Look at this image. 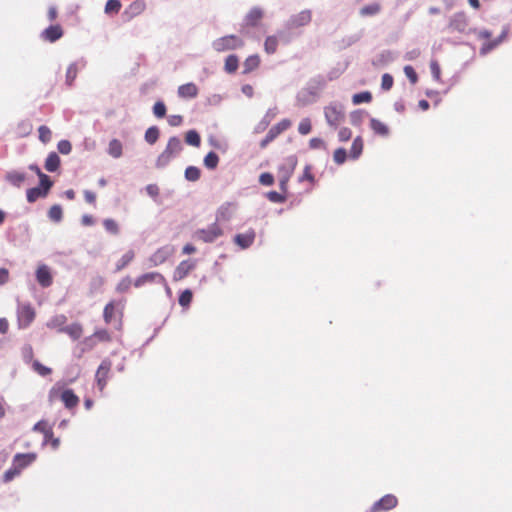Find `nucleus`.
Here are the masks:
<instances>
[{
	"label": "nucleus",
	"instance_id": "f257e3e1",
	"mask_svg": "<svg viewBox=\"0 0 512 512\" xmlns=\"http://www.w3.org/2000/svg\"><path fill=\"white\" fill-rule=\"evenodd\" d=\"M326 79L322 75L311 78L306 86L296 95L297 106L304 107L316 102L320 91L326 86Z\"/></svg>",
	"mask_w": 512,
	"mask_h": 512
},
{
	"label": "nucleus",
	"instance_id": "f03ea898",
	"mask_svg": "<svg viewBox=\"0 0 512 512\" xmlns=\"http://www.w3.org/2000/svg\"><path fill=\"white\" fill-rule=\"evenodd\" d=\"M182 149L183 144L181 139L177 136L170 137L166 148L156 159V168L163 169L167 167L169 163L180 154Z\"/></svg>",
	"mask_w": 512,
	"mask_h": 512
},
{
	"label": "nucleus",
	"instance_id": "7ed1b4c3",
	"mask_svg": "<svg viewBox=\"0 0 512 512\" xmlns=\"http://www.w3.org/2000/svg\"><path fill=\"white\" fill-rule=\"evenodd\" d=\"M312 20V11L310 9H304L297 14H293L285 22L282 31H286V35L293 38V31L307 26Z\"/></svg>",
	"mask_w": 512,
	"mask_h": 512
},
{
	"label": "nucleus",
	"instance_id": "20e7f679",
	"mask_svg": "<svg viewBox=\"0 0 512 512\" xmlns=\"http://www.w3.org/2000/svg\"><path fill=\"white\" fill-rule=\"evenodd\" d=\"M224 231L220 227L219 224L216 222H213L206 228L197 229L193 233V238L197 241H201L203 243H213L215 242L219 237L223 236Z\"/></svg>",
	"mask_w": 512,
	"mask_h": 512
},
{
	"label": "nucleus",
	"instance_id": "39448f33",
	"mask_svg": "<svg viewBox=\"0 0 512 512\" xmlns=\"http://www.w3.org/2000/svg\"><path fill=\"white\" fill-rule=\"evenodd\" d=\"M243 45L244 42L236 35H226L212 42V48L217 52L235 50L241 48Z\"/></svg>",
	"mask_w": 512,
	"mask_h": 512
},
{
	"label": "nucleus",
	"instance_id": "423d86ee",
	"mask_svg": "<svg viewBox=\"0 0 512 512\" xmlns=\"http://www.w3.org/2000/svg\"><path fill=\"white\" fill-rule=\"evenodd\" d=\"M324 115L328 125L336 128L344 117V108L339 103H330L324 108Z\"/></svg>",
	"mask_w": 512,
	"mask_h": 512
},
{
	"label": "nucleus",
	"instance_id": "0eeeda50",
	"mask_svg": "<svg viewBox=\"0 0 512 512\" xmlns=\"http://www.w3.org/2000/svg\"><path fill=\"white\" fill-rule=\"evenodd\" d=\"M18 325L27 328L35 318V311L30 304H19L17 307Z\"/></svg>",
	"mask_w": 512,
	"mask_h": 512
},
{
	"label": "nucleus",
	"instance_id": "6e6552de",
	"mask_svg": "<svg viewBox=\"0 0 512 512\" xmlns=\"http://www.w3.org/2000/svg\"><path fill=\"white\" fill-rule=\"evenodd\" d=\"M291 126L289 119H283L276 125L270 128L266 136L261 140L260 147L265 148L270 142H272L279 134L287 130Z\"/></svg>",
	"mask_w": 512,
	"mask_h": 512
},
{
	"label": "nucleus",
	"instance_id": "1a4fd4ad",
	"mask_svg": "<svg viewBox=\"0 0 512 512\" xmlns=\"http://www.w3.org/2000/svg\"><path fill=\"white\" fill-rule=\"evenodd\" d=\"M279 41L289 43L291 37L286 35V31L279 30L276 35L268 36L264 42V50L267 54H274L277 50Z\"/></svg>",
	"mask_w": 512,
	"mask_h": 512
},
{
	"label": "nucleus",
	"instance_id": "9d476101",
	"mask_svg": "<svg viewBox=\"0 0 512 512\" xmlns=\"http://www.w3.org/2000/svg\"><path fill=\"white\" fill-rule=\"evenodd\" d=\"M174 253L171 245H165L157 249L149 258L150 267H156L163 264Z\"/></svg>",
	"mask_w": 512,
	"mask_h": 512
},
{
	"label": "nucleus",
	"instance_id": "9b49d317",
	"mask_svg": "<svg viewBox=\"0 0 512 512\" xmlns=\"http://www.w3.org/2000/svg\"><path fill=\"white\" fill-rule=\"evenodd\" d=\"M236 203L234 202H224L216 211L215 222L219 224L220 222H228L232 219L233 214L236 210Z\"/></svg>",
	"mask_w": 512,
	"mask_h": 512
},
{
	"label": "nucleus",
	"instance_id": "f8f14e48",
	"mask_svg": "<svg viewBox=\"0 0 512 512\" xmlns=\"http://www.w3.org/2000/svg\"><path fill=\"white\" fill-rule=\"evenodd\" d=\"M397 504L398 500L396 496L392 494H386L372 505L371 512L388 511L395 508Z\"/></svg>",
	"mask_w": 512,
	"mask_h": 512
},
{
	"label": "nucleus",
	"instance_id": "ddd939ff",
	"mask_svg": "<svg viewBox=\"0 0 512 512\" xmlns=\"http://www.w3.org/2000/svg\"><path fill=\"white\" fill-rule=\"evenodd\" d=\"M87 65V61L85 58H80L75 62H72L66 71V77H65V83L68 86H72L74 83V80L77 77V73L79 70L85 68Z\"/></svg>",
	"mask_w": 512,
	"mask_h": 512
},
{
	"label": "nucleus",
	"instance_id": "4468645a",
	"mask_svg": "<svg viewBox=\"0 0 512 512\" xmlns=\"http://www.w3.org/2000/svg\"><path fill=\"white\" fill-rule=\"evenodd\" d=\"M195 266V261L189 259L181 261L173 272V280L177 282L184 279L195 268Z\"/></svg>",
	"mask_w": 512,
	"mask_h": 512
},
{
	"label": "nucleus",
	"instance_id": "2eb2a0df",
	"mask_svg": "<svg viewBox=\"0 0 512 512\" xmlns=\"http://www.w3.org/2000/svg\"><path fill=\"white\" fill-rule=\"evenodd\" d=\"M468 20L464 12H457L451 16L449 21V28L459 33L466 32Z\"/></svg>",
	"mask_w": 512,
	"mask_h": 512
},
{
	"label": "nucleus",
	"instance_id": "dca6fc26",
	"mask_svg": "<svg viewBox=\"0 0 512 512\" xmlns=\"http://www.w3.org/2000/svg\"><path fill=\"white\" fill-rule=\"evenodd\" d=\"M164 283V276L159 272H149L140 275L134 281V286L140 288L147 283Z\"/></svg>",
	"mask_w": 512,
	"mask_h": 512
},
{
	"label": "nucleus",
	"instance_id": "f3484780",
	"mask_svg": "<svg viewBox=\"0 0 512 512\" xmlns=\"http://www.w3.org/2000/svg\"><path fill=\"white\" fill-rule=\"evenodd\" d=\"M255 237V231L253 229H249L245 233L236 234L233 238V241L241 249H248L254 243Z\"/></svg>",
	"mask_w": 512,
	"mask_h": 512
},
{
	"label": "nucleus",
	"instance_id": "a211bd4d",
	"mask_svg": "<svg viewBox=\"0 0 512 512\" xmlns=\"http://www.w3.org/2000/svg\"><path fill=\"white\" fill-rule=\"evenodd\" d=\"M36 279L39 285L47 288L52 285L53 278L50 269L47 265H40L36 270Z\"/></svg>",
	"mask_w": 512,
	"mask_h": 512
},
{
	"label": "nucleus",
	"instance_id": "6ab92c4d",
	"mask_svg": "<svg viewBox=\"0 0 512 512\" xmlns=\"http://www.w3.org/2000/svg\"><path fill=\"white\" fill-rule=\"evenodd\" d=\"M63 36L62 27L59 24L50 25L41 33V38L47 42L54 43Z\"/></svg>",
	"mask_w": 512,
	"mask_h": 512
},
{
	"label": "nucleus",
	"instance_id": "aec40b11",
	"mask_svg": "<svg viewBox=\"0 0 512 512\" xmlns=\"http://www.w3.org/2000/svg\"><path fill=\"white\" fill-rule=\"evenodd\" d=\"M35 459L36 454L34 453H17L13 458V465L21 471L22 469L33 463Z\"/></svg>",
	"mask_w": 512,
	"mask_h": 512
},
{
	"label": "nucleus",
	"instance_id": "412c9836",
	"mask_svg": "<svg viewBox=\"0 0 512 512\" xmlns=\"http://www.w3.org/2000/svg\"><path fill=\"white\" fill-rule=\"evenodd\" d=\"M177 94L180 98L183 99H193L198 95V87L196 86V84L189 82L180 85L178 87Z\"/></svg>",
	"mask_w": 512,
	"mask_h": 512
},
{
	"label": "nucleus",
	"instance_id": "4be33fe9",
	"mask_svg": "<svg viewBox=\"0 0 512 512\" xmlns=\"http://www.w3.org/2000/svg\"><path fill=\"white\" fill-rule=\"evenodd\" d=\"M5 180L14 187L20 188L26 180V173L17 170H11L6 173Z\"/></svg>",
	"mask_w": 512,
	"mask_h": 512
},
{
	"label": "nucleus",
	"instance_id": "5701e85b",
	"mask_svg": "<svg viewBox=\"0 0 512 512\" xmlns=\"http://www.w3.org/2000/svg\"><path fill=\"white\" fill-rule=\"evenodd\" d=\"M61 399L68 409L75 407L79 402L78 396L71 389L64 390L61 394Z\"/></svg>",
	"mask_w": 512,
	"mask_h": 512
},
{
	"label": "nucleus",
	"instance_id": "b1692460",
	"mask_svg": "<svg viewBox=\"0 0 512 512\" xmlns=\"http://www.w3.org/2000/svg\"><path fill=\"white\" fill-rule=\"evenodd\" d=\"M60 332L68 334L73 340H78L82 336L83 329L81 324L73 323L60 328Z\"/></svg>",
	"mask_w": 512,
	"mask_h": 512
},
{
	"label": "nucleus",
	"instance_id": "393cba45",
	"mask_svg": "<svg viewBox=\"0 0 512 512\" xmlns=\"http://www.w3.org/2000/svg\"><path fill=\"white\" fill-rule=\"evenodd\" d=\"M60 166V157L56 152H50L45 160V169L48 172H55Z\"/></svg>",
	"mask_w": 512,
	"mask_h": 512
},
{
	"label": "nucleus",
	"instance_id": "a878e982",
	"mask_svg": "<svg viewBox=\"0 0 512 512\" xmlns=\"http://www.w3.org/2000/svg\"><path fill=\"white\" fill-rule=\"evenodd\" d=\"M107 153L115 159L120 158L123 154L122 143L118 139H112L108 144Z\"/></svg>",
	"mask_w": 512,
	"mask_h": 512
},
{
	"label": "nucleus",
	"instance_id": "bb28decb",
	"mask_svg": "<svg viewBox=\"0 0 512 512\" xmlns=\"http://www.w3.org/2000/svg\"><path fill=\"white\" fill-rule=\"evenodd\" d=\"M262 17H263L262 10L258 7H254L246 15L245 22L249 26H256Z\"/></svg>",
	"mask_w": 512,
	"mask_h": 512
},
{
	"label": "nucleus",
	"instance_id": "cd10ccee",
	"mask_svg": "<svg viewBox=\"0 0 512 512\" xmlns=\"http://www.w3.org/2000/svg\"><path fill=\"white\" fill-rule=\"evenodd\" d=\"M297 157L295 155H290L284 159V163L281 166L280 170L285 171L287 174V178L293 173L295 167L297 166Z\"/></svg>",
	"mask_w": 512,
	"mask_h": 512
},
{
	"label": "nucleus",
	"instance_id": "c85d7f7f",
	"mask_svg": "<svg viewBox=\"0 0 512 512\" xmlns=\"http://www.w3.org/2000/svg\"><path fill=\"white\" fill-rule=\"evenodd\" d=\"M145 3L141 0H137L132 2L127 10L125 11V14H129L130 18H133L139 14H141L145 10Z\"/></svg>",
	"mask_w": 512,
	"mask_h": 512
},
{
	"label": "nucleus",
	"instance_id": "c756f323",
	"mask_svg": "<svg viewBox=\"0 0 512 512\" xmlns=\"http://www.w3.org/2000/svg\"><path fill=\"white\" fill-rule=\"evenodd\" d=\"M370 127L374 131V133L378 135L387 136L389 134V129L387 125H385L376 118L370 119Z\"/></svg>",
	"mask_w": 512,
	"mask_h": 512
},
{
	"label": "nucleus",
	"instance_id": "7c9ffc66",
	"mask_svg": "<svg viewBox=\"0 0 512 512\" xmlns=\"http://www.w3.org/2000/svg\"><path fill=\"white\" fill-rule=\"evenodd\" d=\"M48 193L43 192V189L40 187L29 188L26 191V198L29 203H34L39 198H45Z\"/></svg>",
	"mask_w": 512,
	"mask_h": 512
},
{
	"label": "nucleus",
	"instance_id": "2f4dec72",
	"mask_svg": "<svg viewBox=\"0 0 512 512\" xmlns=\"http://www.w3.org/2000/svg\"><path fill=\"white\" fill-rule=\"evenodd\" d=\"M159 136H160L159 128L157 126H151L146 130L144 138L148 144L153 145L157 142V140L159 139Z\"/></svg>",
	"mask_w": 512,
	"mask_h": 512
},
{
	"label": "nucleus",
	"instance_id": "473e14b6",
	"mask_svg": "<svg viewBox=\"0 0 512 512\" xmlns=\"http://www.w3.org/2000/svg\"><path fill=\"white\" fill-rule=\"evenodd\" d=\"M111 366H112V363L109 359H104L101 364L99 365L97 371H96V375H95V378H104V379H107L108 377V374L110 372V369H111Z\"/></svg>",
	"mask_w": 512,
	"mask_h": 512
},
{
	"label": "nucleus",
	"instance_id": "72a5a7b5",
	"mask_svg": "<svg viewBox=\"0 0 512 512\" xmlns=\"http://www.w3.org/2000/svg\"><path fill=\"white\" fill-rule=\"evenodd\" d=\"M48 218L55 223H59L63 218L62 207L59 204L52 205L48 211Z\"/></svg>",
	"mask_w": 512,
	"mask_h": 512
},
{
	"label": "nucleus",
	"instance_id": "f704fd0d",
	"mask_svg": "<svg viewBox=\"0 0 512 512\" xmlns=\"http://www.w3.org/2000/svg\"><path fill=\"white\" fill-rule=\"evenodd\" d=\"M239 60L238 57L234 54L229 55L225 60L224 69L227 73L231 74L236 72L238 69Z\"/></svg>",
	"mask_w": 512,
	"mask_h": 512
},
{
	"label": "nucleus",
	"instance_id": "c9c22d12",
	"mask_svg": "<svg viewBox=\"0 0 512 512\" xmlns=\"http://www.w3.org/2000/svg\"><path fill=\"white\" fill-rule=\"evenodd\" d=\"M260 64V58L258 55L249 56L244 62V74H247L256 69Z\"/></svg>",
	"mask_w": 512,
	"mask_h": 512
},
{
	"label": "nucleus",
	"instance_id": "e433bc0d",
	"mask_svg": "<svg viewBox=\"0 0 512 512\" xmlns=\"http://www.w3.org/2000/svg\"><path fill=\"white\" fill-rule=\"evenodd\" d=\"M362 150H363V141H362V138L360 136H358L353 140V143H352V146L350 149V157L352 159H357L361 155Z\"/></svg>",
	"mask_w": 512,
	"mask_h": 512
},
{
	"label": "nucleus",
	"instance_id": "4c0bfd02",
	"mask_svg": "<svg viewBox=\"0 0 512 512\" xmlns=\"http://www.w3.org/2000/svg\"><path fill=\"white\" fill-rule=\"evenodd\" d=\"M67 322V317L63 314L56 315L52 317L49 322L47 323V326L49 328H57L60 332V328L66 327L65 323Z\"/></svg>",
	"mask_w": 512,
	"mask_h": 512
},
{
	"label": "nucleus",
	"instance_id": "58836bf2",
	"mask_svg": "<svg viewBox=\"0 0 512 512\" xmlns=\"http://www.w3.org/2000/svg\"><path fill=\"white\" fill-rule=\"evenodd\" d=\"M380 9H381V7L378 3H371V4L363 6L360 9L359 13L363 17L374 16L380 12Z\"/></svg>",
	"mask_w": 512,
	"mask_h": 512
},
{
	"label": "nucleus",
	"instance_id": "ea45409f",
	"mask_svg": "<svg viewBox=\"0 0 512 512\" xmlns=\"http://www.w3.org/2000/svg\"><path fill=\"white\" fill-rule=\"evenodd\" d=\"M135 257L133 250H128L116 264V271L124 269Z\"/></svg>",
	"mask_w": 512,
	"mask_h": 512
},
{
	"label": "nucleus",
	"instance_id": "a19ab883",
	"mask_svg": "<svg viewBox=\"0 0 512 512\" xmlns=\"http://www.w3.org/2000/svg\"><path fill=\"white\" fill-rule=\"evenodd\" d=\"M203 163L207 169L213 170L219 163V157L215 152L211 151L204 157Z\"/></svg>",
	"mask_w": 512,
	"mask_h": 512
},
{
	"label": "nucleus",
	"instance_id": "79ce46f5",
	"mask_svg": "<svg viewBox=\"0 0 512 512\" xmlns=\"http://www.w3.org/2000/svg\"><path fill=\"white\" fill-rule=\"evenodd\" d=\"M184 175H185V179L187 181L195 182V181H198L200 179L201 171L196 166H188L185 169V174Z\"/></svg>",
	"mask_w": 512,
	"mask_h": 512
},
{
	"label": "nucleus",
	"instance_id": "37998d69",
	"mask_svg": "<svg viewBox=\"0 0 512 512\" xmlns=\"http://www.w3.org/2000/svg\"><path fill=\"white\" fill-rule=\"evenodd\" d=\"M185 141L191 146L198 147L201 143V138L196 130H189L185 135Z\"/></svg>",
	"mask_w": 512,
	"mask_h": 512
},
{
	"label": "nucleus",
	"instance_id": "c03bdc74",
	"mask_svg": "<svg viewBox=\"0 0 512 512\" xmlns=\"http://www.w3.org/2000/svg\"><path fill=\"white\" fill-rule=\"evenodd\" d=\"M372 100V94L369 91H363L357 94H354L352 97V102L354 105H359L361 103H369Z\"/></svg>",
	"mask_w": 512,
	"mask_h": 512
},
{
	"label": "nucleus",
	"instance_id": "a18cd8bd",
	"mask_svg": "<svg viewBox=\"0 0 512 512\" xmlns=\"http://www.w3.org/2000/svg\"><path fill=\"white\" fill-rule=\"evenodd\" d=\"M368 114L363 110H355L350 114V121L353 126H360Z\"/></svg>",
	"mask_w": 512,
	"mask_h": 512
},
{
	"label": "nucleus",
	"instance_id": "49530a36",
	"mask_svg": "<svg viewBox=\"0 0 512 512\" xmlns=\"http://www.w3.org/2000/svg\"><path fill=\"white\" fill-rule=\"evenodd\" d=\"M38 177H39V186L38 187L43 189V192L49 193L50 189L53 186V181L45 173H42Z\"/></svg>",
	"mask_w": 512,
	"mask_h": 512
},
{
	"label": "nucleus",
	"instance_id": "de8ad7c7",
	"mask_svg": "<svg viewBox=\"0 0 512 512\" xmlns=\"http://www.w3.org/2000/svg\"><path fill=\"white\" fill-rule=\"evenodd\" d=\"M103 225L105 230L113 235H117L119 233V225L118 223L111 218L104 219Z\"/></svg>",
	"mask_w": 512,
	"mask_h": 512
},
{
	"label": "nucleus",
	"instance_id": "09e8293b",
	"mask_svg": "<svg viewBox=\"0 0 512 512\" xmlns=\"http://www.w3.org/2000/svg\"><path fill=\"white\" fill-rule=\"evenodd\" d=\"M145 191L147 195L154 200L155 203L161 204V201L158 199L160 190L157 184H148L145 187Z\"/></svg>",
	"mask_w": 512,
	"mask_h": 512
},
{
	"label": "nucleus",
	"instance_id": "8fccbe9b",
	"mask_svg": "<svg viewBox=\"0 0 512 512\" xmlns=\"http://www.w3.org/2000/svg\"><path fill=\"white\" fill-rule=\"evenodd\" d=\"M121 9L120 0H108L105 5V13H118Z\"/></svg>",
	"mask_w": 512,
	"mask_h": 512
},
{
	"label": "nucleus",
	"instance_id": "3c124183",
	"mask_svg": "<svg viewBox=\"0 0 512 512\" xmlns=\"http://www.w3.org/2000/svg\"><path fill=\"white\" fill-rule=\"evenodd\" d=\"M500 43H501L500 40H498L497 38H495L492 41L484 43L482 45V47L480 48V54L481 55H486L487 53H489L493 49H495Z\"/></svg>",
	"mask_w": 512,
	"mask_h": 512
},
{
	"label": "nucleus",
	"instance_id": "603ef678",
	"mask_svg": "<svg viewBox=\"0 0 512 512\" xmlns=\"http://www.w3.org/2000/svg\"><path fill=\"white\" fill-rule=\"evenodd\" d=\"M166 105L163 101H157L153 106V114L157 118H163L166 115Z\"/></svg>",
	"mask_w": 512,
	"mask_h": 512
},
{
	"label": "nucleus",
	"instance_id": "864d4df0",
	"mask_svg": "<svg viewBox=\"0 0 512 512\" xmlns=\"http://www.w3.org/2000/svg\"><path fill=\"white\" fill-rule=\"evenodd\" d=\"M312 126L309 118H303L298 126V132L301 135H307L311 132Z\"/></svg>",
	"mask_w": 512,
	"mask_h": 512
},
{
	"label": "nucleus",
	"instance_id": "5fc2aeb1",
	"mask_svg": "<svg viewBox=\"0 0 512 512\" xmlns=\"http://www.w3.org/2000/svg\"><path fill=\"white\" fill-rule=\"evenodd\" d=\"M192 297H193V294L191 292V290L189 289H186L184 290L180 296H179V304L182 306V307H187L189 306V304L191 303L192 301Z\"/></svg>",
	"mask_w": 512,
	"mask_h": 512
},
{
	"label": "nucleus",
	"instance_id": "6e6d98bb",
	"mask_svg": "<svg viewBox=\"0 0 512 512\" xmlns=\"http://www.w3.org/2000/svg\"><path fill=\"white\" fill-rule=\"evenodd\" d=\"M20 474V470L17 469L14 465L10 469L6 470L2 476V481L4 483H8L12 481L17 475Z\"/></svg>",
	"mask_w": 512,
	"mask_h": 512
},
{
	"label": "nucleus",
	"instance_id": "4d7b16f0",
	"mask_svg": "<svg viewBox=\"0 0 512 512\" xmlns=\"http://www.w3.org/2000/svg\"><path fill=\"white\" fill-rule=\"evenodd\" d=\"M33 369L35 372H37L41 376H47L51 373V369L49 367H46L42 365L39 361L35 360L33 362Z\"/></svg>",
	"mask_w": 512,
	"mask_h": 512
},
{
	"label": "nucleus",
	"instance_id": "13d9d810",
	"mask_svg": "<svg viewBox=\"0 0 512 512\" xmlns=\"http://www.w3.org/2000/svg\"><path fill=\"white\" fill-rule=\"evenodd\" d=\"M96 340L97 339L94 337V335H91V336L85 338L83 340V342L81 343V345L83 346L81 349V353H84L87 350L93 349L94 346L96 345Z\"/></svg>",
	"mask_w": 512,
	"mask_h": 512
},
{
	"label": "nucleus",
	"instance_id": "bf43d9fd",
	"mask_svg": "<svg viewBox=\"0 0 512 512\" xmlns=\"http://www.w3.org/2000/svg\"><path fill=\"white\" fill-rule=\"evenodd\" d=\"M132 284V280L129 276L124 277L117 285L116 290L120 293L127 292Z\"/></svg>",
	"mask_w": 512,
	"mask_h": 512
},
{
	"label": "nucleus",
	"instance_id": "052dcab7",
	"mask_svg": "<svg viewBox=\"0 0 512 512\" xmlns=\"http://www.w3.org/2000/svg\"><path fill=\"white\" fill-rule=\"evenodd\" d=\"M38 132H39V139L43 142V143H47L50 141L51 139V131L50 129L47 127V126H40L39 129H38Z\"/></svg>",
	"mask_w": 512,
	"mask_h": 512
},
{
	"label": "nucleus",
	"instance_id": "680f3d73",
	"mask_svg": "<svg viewBox=\"0 0 512 512\" xmlns=\"http://www.w3.org/2000/svg\"><path fill=\"white\" fill-rule=\"evenodd\" d=\"M266 197L273 203H283L286 200V197L277 191H269Z\"/></svg>",
	"mask_w": 512,
	"mask_h": 512
},
{
	"label": "nucleus",
	"instance_id": "e2e57ef3",
	"mask_svg": "<svg viewBox=\"0 0 512 512\" xmlns=\"http://www.w3.org/2000/svg\"><path fill=\"white\" fill-rule=\"evenodd\" d=\"M333 158L337 164H343L347 158L346 150L344 148L336 149L334 152Z\"/></svg>",
	"mask_w": 512,
	"mask_h": 512
},
{
	"label": "nucleus",
	"instance_id": "0e129e2a",
	"mask_svg": "<svg viewBox=\"0 0 512 512\" xmlns=\"http://www.w3.org/2000/svg\"><path fill=\"white\" fill-rule=\"evenodd\" d=\"M57 149L61 154L67 155L72 150V145L68 140H60L57 144Z\"/></svg>",
	"mask_w": 512,
	"mask_h": 512
},
{
	"label": "nucleus",
	"instance_id": "69168bd1",
	"mask_svg": "<svg viewBox=\"0 0 512 512\" xmlns=\"http://www.w3.org/2000/svg\"><path fill=\"white\" fill-rule=\"evenodd\" d=\"M392 86L393 77L388 73L383 74L381 78V88L385 91H388L392 88Z\"/></svg>",
	"mask_w": 512,
	"mask_h": 512
},
{
	"label": "nucleus",
	"instance_id": "338daca9",
	"mask_svg": "<svg viewBox=\"0 0 512 512\" xmlns=\"http://www.w3.org/2000/svg\"><path fill=\"white\" fill-rule=\"evenodd\" d=\"M93 335L100 342H108L111 340V336L106 329L96 330Z\"/></svg>",
	"mask_w": 512,
	"mask_h": 512
},
{
	"label": "nucleus",
	"instance_id": "774afa93",
	"mask_svg": "<svg viewBox=\"0 0 512 512\" xmlns=\"http://www.w3.org/2000/svg\"><path fill=\"white\" fill-rule=\"evenodd\" d=\"M404 73L406 77L409 79V81L412 84H416L418 81L417 73L415 72L414 68L412 66H405L404 67Z\"/></svg>",
	"mask_w": 512,
	"mask_h": 512
}]
</instances>
